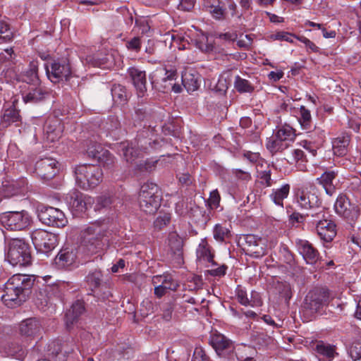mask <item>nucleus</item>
<instances>
[{
	"instance_id": "58836bf2",
	"label": "nucleus",
	"mask_w": 361,
	"mask_h": 361,
	"mask_svg": "<svg viewBox=\"0 0 361 361\" xmlns=\"http://www.w3.org/2000/svg\"><path fill=\"white\" fill-rule=\"evenodd\" d=\"M181 78L183 85L188 92H194L198 89L200 82L197 75L185 72Z\"/></svg>"
},
{
	"instance_id": "a211bd4d",
	"label": "nucleus",
	"mask_w": 361,
	"mask_h": 361,
	"mask_svg": "<svg viewBox=\"0 0 361 361\" xmlns=\"http://www.w3.org/2000/svg\"><path fill=\"white\" fill-rule=\"evenodd\" d=\"M247 253L252 257L259 258L266 255V246L263 240L254 235L245 237Z\"/></svg>"
},
{
	"instance_id": "393cba45",
	"label": "nucleus",
	"mask_w": 361,
	"mask_h": 361,
	"mask_svg": "<svg viewBox=\"0 0 361 361\" xmlns=\"http://www.w3.org/2000/svg\"><path fill=\"white\" fill-rule=\"evenodd\" d=\"M63 128L58 119H49L44 127L46 138L48 141L54 142L59 140L62 134Z\"/></svg>"
},
{
	"instance_id": "e433bc0d",
	"label": "nucleus",
	"mask_w": 361,
	"mask_h": 361,
	"mask_svg": "<svg viewBox=\"0 0 361 361\" xmlns=\"http://www.w3.org/2000/svg\"><path fill=\"white\" fill-rule=\"evenodd\" d=\"M290 185L285 184L280 188L273 189L270 195L271 200L278 206L283 207V200L286 199L290 192Z\"/></svg>"
},
{
	"instance_id": "cd10ccee",
	"label": "nucleus",
	"mask_w": 361,
	"mask_h": 361,
	"mask_svg": "<svg viewBox=\"0 0 361 361\" xmlns=\"http://www.w3.org/2000/svg\"><path fill=\"white\" fill-rule=\"evenodd\" d=\"M350 142V135L342 133L332 141L333 152L335 155L342 157L347 154Z\"/></svg>"
},
{
	"instance_id": "603ef678",
	"label": "nucleus",
	"mask_w": 361,
	"mask_h": 361,
	"mask_svg": "<svg viewBox=\"0 0 361 361\" xmlns=\"http://www.w3.org/2000/svg\"><path fill=\"white\" fill-rule=\"evenodd\" d=\"M348 354L353 361H361V343L352 345L348 350Z\"/></svg>"
},
{
	"instance_id": "9b49d317",
	"label": "nucleus",
	"mask_w": 361,
	"mask_h": 361,
	"mask_svg": "<svg viewBox=\"0 0 361 361\" xmlns=\"http://www.w3.org/2000/svg\"><path fill=\"white\" fill-rule=\"evenodd\" d=\"M294 137L293 129L288 126H283L278 130L273 137L267 141V148L272 154L282 152L289 147Z\"/></svg>"
},
{
	"instance_id": "f257e3e1",
	"label": "nucleus",
	"mask_w": 361,
	"mask_h": 361,
	"mask_svg": "<svg viewBox=\"0 0 361 361\" xmlns=\"http://www.w3.org/2000/svg\"><path fill=\"white\" fill-rule=\"evenodd\" d=\"M35 280L31 276L14 274L4 285V294L1 298L4 303L10 308L23 304L31 293Z\"/></svg>"
},
{
	"instance_id": "5fc2aeb1",
	"label": "nucleus",
	"mask_w": 361,
	"mask_h": 361,
	"mask_svg": "<svg viewBox=\"0 0 361 361\" xmlns=\"http://www.w3.org/2000/svg\"><path fill=\"white\" fill-rule=\"evenodd\" d=\"M174 310V305L171 302L165 303L162 307V318L166 321H170L172 318V314Z\"/></svg>"
},
{
	"instance_id": "72a5a7b5",
	"label": "nucleus",
	"mask_w": 361,
	"mask_h": 361,
	"mask_svg": "<svg viewBox=\"0 0 361 361\" xmlns=\"http://www.w3.org/2000/svg\"><path fill=\"white\" fill-rule=\"evenodd\" d=\"M23 80L27 84L32 85H38L40 80L38 76V63L32 61L30 63L29 68L23 75Z\"/></svg>"
},
{
	"instance_id": "a18cd8bd",
	"label": "nucleus",
	"mask_w": 361,
	"mask_h": 361,
	"mask_svg": "<svg viewBox=\"0 0 361 361\" xmlns=\"http://www.w3.org/2000/svg\"><path fill=\"white\" fill-rule=\"evenodd\" d=\"M213 234L214 239L219 242L224 241L231 235L229 229L221 224L214 226Z\"/></svg>"
},
{
	"instance_id": "39448f33",
	"label": "nucleus",
	"mask_w": 361,
	"mask_h": 361,
	"mask_svg": "<svg viewBox=\"0 0 361 361\" xmlns=\"http://www.w3.org/2000/svg\"><path fill=\"white\" fill-rule=\"evenodd\" d=\"M6 259L13 266L25 267L32 260L30 247L23 239L11 238L6 242Z\"/></svg>"
},
{
	"instance_id": "49530a36",
	"label": "nucleus",
	"mask_w": 361,
	"mask_h": 361,
	"mask_svg": "<svg viewBox=\"0 0 361 361\" xmlns=\"http://www.w3.org/2000/svg\"><path fill=\"white\" fill-rule=\"evenodd\" d=\"M163 73H164V77L162 78L163 81L171 80L174 79L176 75V72L174 71H168L164 68H159L154 73V75L151 78V82L153 86L156 85V80L154 79V77H156L157 75H162Z\"/></svg>"
},
{
	"instance_id": "37998d69",
	"label": "nucleus",
	"mask_w": 361,
	"mask_h": 361,
	"mask_svg": "<svg viewBox=\"0 0 361 361\" xmlns=\"http://www.w3.org/2000/svg\"><path fill=\"white\" fill-rule=\"evenodd\" d=\"M234 87L240 93H250L254 90V86L248 80L240 78L239 75L235 77Z\"/></svg>"
},
{
	"instance_id": "f3484780",
	"label": "nucleus",
	"mask_w": 361,
	"mask_h": 361,
	"mask_svg": "<svg viewBox=\"0 0 361 361\" xmlns=\"http://www.w3.org/2000/svg\"><path fill=\"white\" fill-rule=\"evenodd\" d=\"M316 224V231L321 240L331 242L336 235V224L331 220L319 218Z\"/></svg>"
},
{
	"instance_id": "680f3d73",
	"label": "nucleus",
	"mask_w": 361,
	"mask_h": 361,
	"mask_svg": "<svg viewBox=\"0 0 361 361\" xmlns=\"http://www.w3.org/2000/svg\"><path fill=\"white\" fill-rule=\"evenodd\" d=\"M298 39H299L301 42L304 43L305 44V47L307 49L311 50L313 52H318L319 51V47L312 41H310L309 39L306 38L305 37H297Z\"/></svg>"
},
{
	"instance_id": "09e8293b",
	"label": "nucleus",
	"mask_w": 361,
	"mask_h": 361,
	"mask_svg": "<svg viewBox=\"0 0 361 361\" xmlns=\"http://www.w3.org/2000/svg\"><path fill=\"white\" fill-rule=\"evenodd\" d=\"M114 202L113 197L109 194L102 195L97 198L96 209L109 207Z\"/></svg>"
},
{
	"instance_id": "de8ad7c7",
	"label": "nucleus",
	"mask_w": 361,
	"mask_h": 361,
	"mask_svg": "<svg viewBox=\"0 0 361 361\" xmlns=\"http://www.w3.org/2000/svg\"><path fill=\"white\" fill-rule=\"evenodd\" d=\"M317 352L326 357L331 359L334 357L335 349L334 346L323 343L317 345Z\"/></svg>"
},
{
	"instance_id": "f704fd0d",
	"label": "nucleus",
	"mask_w": 361,
	"mask_h": 361,
	"mask_svg": "<svg viewBox=\"0 0 361 361\" xmlns=\"http://www.w3.org/2000/svg\"><path fill=\"white\" fill-rule=\"evenodd\" d=\"M16 102H17V100L14 99L12 102V106L5 109L1 117V123L3 126H8L12 123L20 121V116L18 110L16 109Z\"/></svg>"
},
{
	"instance_id": "4d7b16f0",
	"label": "nucleus",
	"mask_w": 361,
	"mask_h": 361,
	"mask_svg": "<svg viewBox=\"0 0 361 361\" xmlns=\"http://www.w3.org/2000/svg\"><path fill=\"white\" fill-rule=\"evenodd\" d=\"M126 47L129 50L139 51L141 47V40L138 37H135L126 43Z\"/></svg>"
},
{
	"instance_id": "5701e85b",
	"label": "nucleus",
	"mask_w": 361,
	"mask_h": 361,
	"mask_svg": "<svg viewBox=\"0 0 361 361\" xmlns=\"http://www.w3.org/2000/svg\"><path fill=\"white\" fill-rule=\"evenodd\" d=\"M76 259V252L73 247H66L61 249L54 261L59 268L63 269L72 265Z\"/></svg>"
},
{
	"instance_id": "20e7f679",
	"label": "nucleus",
	"mask_w": 361,
	"mask_h": 361,
	"mask_svg": "<svg viewBox=\"0 0 361 361\" xmlns=\"http://www.w3.org/2000/svg\"><path fill=\"white\" fill-rule=\"evenodd\" d=\"M76 185L82 190L97 187L103 180V172L98 165L79 164L74 169Z\"/></svg>"
},
{
	"instance_id": "f03ea898",
	"label": "nucleus",
	"mask_w": 361,
	"mask_h": 361,
	"mask_svg": "<svg viewBox=\"0 0 361 361\" xmlns=\"http://www.w3.org/2000/svg\"><path fill=\"white\" fill-rule=\"evenodd\" d=\"M296 202L305 210H319L311 216L317 218L325 217V212L322 207V200L317 187L311 183L298 188L295 193Z\"/></svg>"
},
{
	"instance_id": "dca6fc26",
	"label": "nucleus",
	"mask_w": 361,
	"mask_h": 361,
	"mask_svg": "<svg viewBox=\"0 0 361 361\" xmlns=\"http://www.w3.org/2000/svg\"><path fill=\"white\" fill-rule=\"evenodd\" d=\"M58 161L51 157H44L38 160L35 164V171L43 180L52 179L59 171Z\"/></svg>"
},
{
	"instance_id": "13d9d810",
	"label": "nucleus",
	"mask_w": 361,
	"mask_h": 361,
	"mask_svg": "<svg viewBox=\"0 0 361 361\" xmlns=\"http://www.w3.org/2000/svg\"><path fill=\"white\" fill-rule=\"evenodd\" d=\"M293 35L288 32H279L274 35H272L271 36V38L274 40H284L289 42H293L292 39Z\"/></svg>"
},
{
	"instance_id": "4468645a",
	"label": "nucleus",
	"mask_w": 361,
	"mask_h": 361,
	"mask_svg": "<svg viewBox=\"0 0 361 361\" xmlns=\"http://www.w3.org/2000/svg\"><path fill=\"white\" fill-rule=\"evenodd\" d=\"M31 238L35 248L44 253H48L56 245L57 236L43 229H36L31 233Z\"/></svg>"
},
{
	"instance_id": "412c9836",
	"label": "nucleus",
	"mask_w": 361,
	"mask_h": 361,
	"mask_svg": "<svg viewBox=\"0 0 361 361\" xmlns=\"http://www.w3.org/2000/svg\"><path fill=\"white\" fill-rule=\"evenodd\" d=\"M295 245L298 252L308 264H314L319 259V252L313 245L306 240L297 239Z\"/></svg>"
},
{
	"instance_id": "c85d7f7f",
	"label": "nucleus",
	"mask_w": 361,
	"mask_h": 361,
	"mask_svg": "<svg viewBox=\"0 0 361 361\" xmlns=\"http://www.w3.org/2000/svg\"><path fill=\"white\" fill-rule=\"evenodd\" d=\"M235 353L238 361H255L257 351L252 346L239 344L235 348Z\"/></svg>"
},
{
	"instance_id": "6e6552de",
	"label": "nucleus",
	"mask_w": 361,
	"mask_h": 361,
	"mask_svg": "<svg viewBox=\"0 0 361 361\" xmlns=\"http://www.w3.org/2000/svg\"><path fill=\"white\" fill-rule=\"evenodd\" d=\"M152 146V142L147 137L139 136L134 142H123L120 144V150L127 162L133 163L142 154L146 153Z\"/></svg>"
},
{
	"instance_id": "2f4dec72",
	"label": "nucleus",
	"mask_w": 361,
	"mask_h": 361,
	"mask_svg": "<svg viewBox=\"0 0 361 361\" xmlns=\"http://www.w3.org/2000/svg\"><path fill=\"white\" fill-rule=\"evenodd\" d=\"M190 41L194 46L202 52L208 53L214 49L212 42L209 41L208 35L205 33L200 32L196 34L195 37L191 38Z\"/></svg>"
},
{
	"instance_id": "79ce46f5",
	"label": "nucleus",
	"mask_w": 361,
	"mask_h": 361,
	"mask_svg": "<svg viewBox=\"0 0 361 361\" xmlns=\"http://www.w3.org/2000/svg\"><path fill=\"white\" fill-rule=\"evenodd\" d=\"M169 39L171 41V46H177L180 50L188 49L190 42L184 37L179 35L167 33L166 35L165 42H166Z\"/></svg>"
},
{
	"instance_id": "a19ab883",
	"label": "nucleus",
	"mask_w": 361,
	"mask_h": 361,
	"mask_svg": "<svg viewBox=\"0 0 361 361\" xmlns=\"http://www.w3.org/2000/svg\"><path fill=\"white\" fill-rule=\"evenodd\" d=\"M66 345H67V343H61L59 341H51L47 347L48 355L52 357H55L60 354H63V356H66L67 354L70 353L69 350L65 349Z\"/></svg>"
},
{
	"instance_id": "7ed1b4c3",
	"label": "nucleus",
	"mask_w": 361,
	"mask_h": 361,
	"mask_svg": "<svg viewBox=\"0 0 361 361\" xmlns=\"http://www.w3.org/2000/svg\"><path fill=\"white\" fill-rule=\"evenodd\" d=\"M107 242L106 228L102 225L93 224L80 232L81 246L91 254L102 250Z\"/></svg>"
},
{
	"instance_id": "a878e982",
	"label": "nucleus",
	"mask_w": 361,
	"mask_h": 361,
	"mask_svg": "<svg viewBox=\"0 0 361 361\" xmlns=\"http://www.w3.org/2000/svg\"><path fill=\"white\" fill-rule=\"evenodd\" d=\"M338 173L334 171H326L317 179V181L324 189L326 193L331 196L336 192V186L334 181L337 176Z\"/></svg>"
},
{
	"instance_id": "ddd939ff",
	"label": "nucleus",
	"mask_w": 361,
	"mask_h": 361,
	"mask_svg": "<svg viewBox=\"0 0 361 361\" xmlns=\"http://www.w3.org/2000/svg\"><path fill=\"white\" fill-rule=\"evenodd\" d=\"M38 218L43 224L57 228L64 227L68 223L64 213L52 207H42L38 210Z\"/></svg>"
},
{
	"instance_id": "bf43d9fd",
	"label": "nucleus",
	"mask_w": 361,
	"mask_h": 361,
	"mask_svg": "<svg viewBox=\"0 0 361 361\" xmlns=\"http://www.w3.org/2000/svg\"><path fill=\"white\" fill-rule=\"evenodd\" d=\"M171 217L165 214L163 216H159L154 221V226L159 229H161L164 226L169 224Z\"/></svg>"
},
{
	"instance_id": "4be33fe9",
	"label": "nucleus",
	"mask_w": 361,
	"mask_h": 361,
	"mask_svg": "<svg viewBox=\"0 0 361 361\" xmlns=\"http://www.w3.org/2000/svg\"><path fill=\"white\" fill-rule=\"evenodd\" d=\"M87 154L90 157L98 159L104 167L108 169H113L115 165L114 157L107 150L103 151L100 146L92 149L88 147Z\"/></svg>"
},
{
	"instance_id": "c03bdc74",
	"label": "nucleus",
	"mask_w": 361,
	"mask_h": 361,
	"mask_svg": "<svg viewBox=\"0 0 361 361\" xmlns=\"http://www.w3.org/2000/svg\"><path fill=\"white\" fill-rule=\"evenodd\" d=\"M298 121L303 129L310 130L312 128V116L310 111L304 106H301L300 108V117Z\"/></svg>"
},
{
	"instance_id": "6e6d98bb",
	"label": "nucleus",
	"mask_w": 361,
	"mask_h": 361,
	"mask_svg": "<svg viewBox=\"0 0 361 361\" xmlns=\"http://www.w3.org/2000/svg\"><path fill=\"white\" fill-rule=\"evenodd\" d=\"M236 297L238 301L243 305L247 306L250 303L247 293L241 287L238 286L236 289Z\"/></svg>"
},
{
	"instance_id": "6ab92c4d",
	"label": "nucleus",
	"mask_w": 361,
	"mask_h": 361,
	"mask_svg": "<svg viewBox=\"0 0 361 361\" xmlns=\"http://www.w3.org/2000/svg\"><path fill=\"white\" fill-rule=\"evenodd\" d=\"M128 73L137 90L138 97H143L147 92V78L145 71L137 67H130L128 70Z\"/></svg>"
},
{
	"instance_id": "774afa93",
	"label": "nucleus",
	"mask_w": 361,
	"mask_h": 361,
	"mask_svg": "<svg viewBox=\"0 0 361 361\" xmlns=\"http://www.w3.org/2000/svg\"><path fill=\"white\" fill-rule=\"evenodd\" d=\"M179 181L181 184L185 185H190L192 183V178L188 173H182L179 177Z\"/></svg>"
},
{
	"instance_id": "864d4df0",
	"label": "nucleus",
	"mask_w": 361,
	"mask_h": 361,
	"mask_svg": "<svg viewBox=\"0 0 361 361\" xmlns=\"http://www.w3.org/2000/svg\"><path fill=\"white\" fill-rule=\"evenodd\" d=\"M220 195L217 190H214L210 192L208 200L209 205L212 209L217 208L220 203Z\"/></svg>"
},
{
	"instance_id": "e2e57ef3",
	"label": "nucleus",
	"mask_w": 361,
	"mask_h": 361,
	"mask_svg": "<svg viewBox=\"0 0 361 361\" xmlns=\"http://www.w3.org/2000/svg\"><path fill=\"white\" fill-rule=\"evenodd\" d=\"M195 5V0H180L178 4V8L185 11H190Z\"/></svg>"
},
{
	"instance_id": "338daca9",
	"label": "nucleus",
	"mask_w": 361,
	"mask_h": 361,
	"mask_svg": "<svg viewBox=\"0 0 361 361\" xmlns=\"http://www.w3.org/2000/svg\"><path fill=\"white\" fill-rule=\"evenodd\" d=\"M149 113L146 110L145 108H137L135 109V116L136 118L139 121H143L149 116Z\"/></svg>"
},
{
	"instance_id": "aec40b11",
	"label": "nucleus",
	"mask_w": 361,
	"mask_h": 361,
	"mask_svg": "<svg viewBox=\"0 0 361 361\" xmlns=\"http://www.w3.org/2000/svg\"><path fill=\"white\" fill-rule=\"evenodd\" d=\"M19 330L20 334L23 336L35 337L41 334L42 325L38 319L31 317L21 322L19 326Z\"/></svg>"
},
{
	"instance_id": "473e14b6",
	"label": "nucleus",
	"mask_w": 361,
	"mask_h": 361,
	"mask_svg": "<svg viewBox=\"0 0 361 361\" xmlns=\"http://www.w3.org/2000/svg\"><path fill=\"white\" fill-rule=\"evenodd\" d=\"M85 282L92 291L102 286L104 281L102 271L98 269L90 271L85 277Z\"/></svg>"
},
{
	"instance_id": "f8f14e48",
	"label": "nucleus",
	"mask_w": 361,
	"mask_h": 361,
	"mask_svg": "<svg viewBox=\"0 0 361 361\" xmlns=\"http://www.w3.org/2000/svg\"><path fill=\"white\" fill-rule=\"evenodd\" d=\"M336 213L345 219L348 223H355L360 216V212L358 206L351 204L345 194H340L334 204Z\"/></svg>"
},
{
	"instance_id": "4c0bfd02",
	"label": "nucleus",
	"mask_w": 361,
	"mask_h": 361,
	"mask_svg": "<svg viewBox=\"0 0 361 361\" xmlns=\"http://www.w3.org/2000/svg\"><path fill=\"white\" fill-rule=\"evenodd\" d=\"M197 257L200 261L211 262L215 264L214 262V255L211 252L210 247L207 242L204 240H202L197 250Z\"/></svg>"
},
{
	"instance_id": "69168bd1",
	"label": "nucleus",
	"mask_w": 361,
	"mask_h": 361,
	"mask_svg": "<svg viewBox=\"0 0 361 361\" xmlns=\"http://www.w3.org/2000/svg\"><path fill=\"white\" fill-rule=\"evenodd\" d=\"M226 269L227 267L226 265H222L218 268L210 269L208 271V272L212 276H223L226 274Z\"/></svg>"
},
{
	"instance_id": "2eb2a0df",
	"label": "nucleus",
	"mask_w": 361,
	"mask_h": 361,
	"mask_svg": "<svg viewBox=\"0 0 361 361\" xmlns=\"http://www.w3.org/2000/svg\"><path fill=\"white\" fill-rule=\"evenodd\" d=\"M65 200L74 216L85 213L88 206L92 203V199L90 197L85 196L77 190H73L68 193L65 197Z\"/></svg>"
},
{
	"instance_id": "c756f323",
	"label": "nucleus",
	"mask_w": 361,
	"mask_h": 361,
	"mask_svg": "<svg viewBox=\"0 0 361 361\" xmlns=\"http://www.w3.org/2000/svg\"><path fill=\"white\" fill-rule=\"evenodd\" d=\"M209 343L219 354L224 350L233 348V343L231 341L219 333L213 334L211 336Z\"/></svg>"
},
{
	"instance_id": "c9c22d12",
	"label": "nucleus",
	"mask_w": 361,
	"mask_h": 361,
	"mask_svg": "<svg viewBox=\"0 0 361 361\" xmlns=\"http://www.w3.org/2000/svg\"><path fill=\"white\" fill-rule=\"evenodd\" d=\"M111 91L113 100L115 103L124 104L127 102L129 98V93L125 86L120 84H114Z\"/></svg>"
},
{
	"instance_id": "423d86ee",
	"label": "nucleus",
	"mask_w": 361,
	"mask_h": 361,
	"mask_svg": "<svg viewBox=\"0 0 361 361\" xmlns=\"http://www.w3.org/2000/svg\"><path fill=\"white\" fill-rule=\"evenodd\" d=\"M161 192L157 185L144 183L140 190L138 203L140 209L148 214H154L160 206Z\"/></svg>"
},
{
	"instance_id": "7c9ffc66",
	"label": "nucleus",
	"mask_w": 361,
	"mask_h": 361,
	"mask_svg": "<svg viewBox=\"0 0 361 361\" xmlns=\"http://www.w3.org/2000/svg\"><path fill=\"white\" fill-rule=\"evenodd\" d=\"M84 312V302L81 300H77L75 302L65 315L67 328H69L70 326L72 325Z\"/></svg>"
},
{
	"instance_id": "0eeeda50",
	"label": "nucleus",
	"mask_w": 361,
	"mask_h": 361,
	"mask_svg": "<svg viewBox=\"0 0 361 361\" xmlns=\"http://www.w3.org/2000/svg\"><path fill=\"white\" fill-rule=\"evenodd\" d=\"M0 222L7 230L19 231L28 228L32 217L26 211L7 212L0 214Z\"/></svg>"
},
{
	"instance_id": "0e129e2a",
	"label": "nucleus",
	"mask_w": 361,
	"mask_h": 361,
	"mask_svg": "<svg viewBox=\"0 0 361 361\" xmlns=\"http://www.w3.org/2000/svg\"><path fill=\"white\" fill-rule=\"evenodd\" d=\"M262 304L260 296L257 292H252L251 293V299L250 300L249 305L252 307L261 306Z\"/></svg>"
},
{
	"instance_id": "ea45409f",
	"label": "nucleus",
	"mask_w": 361,
	"mask_h": 361,
	"mask_svg": "<svg viewBox=\"0 0 361 361\" xmlns=\"http://www.w3.org/2000/svg\"><path fill=\"white\" fill-rule=\"evenodd\" d=\"M154 285L161 284L166 290H176L178 287L177 281H174L171 276H156L152 279Z\"/></svg>"
},
{
	"instance_id": "052dcab7",
	"label": "nucleus",
	"mask_w": 361,
	"mask_h": 361,
	"mask_svg": "<svg viewBox=\"0 0 361 361\" xmlns=\"http://www.w3.org/2000/svg\"><path fill=\"white\" fill-rule=\"evenodd\" d=\"M220 4H218L217 5H216V6L214 8H212L211 9L210 8L206 9V11L209 12L214 18L218 19V20L222 18L224 13V11Z\"/></svg>"
},
{
	"instance_id": "3c124183",
	"label": "nucleus",
	"mask_w": 361,
	"mask_h": 361,
	"mask_svg": "<svg viewBox=\"0 0 361 361\" xmlns=\"http://www.w3.org/2000/svg\"><path fill=\"white\" fill-rule=\"evenodd\" d=\"M6 351L8 355L14 356L23 351L22 346L17 342H11L7 344Z\"/></svg>"
},
{
	"instance_id": "8fccbe9b",
	"label": "nucleus",
	"mask_w": 361,
	"mask_h": 361,
	"mask_svg": "<svg viewBox=\"0 0 361 361\" xmlns=\"http://www.w3.org/2000/svg\"><path fill=\"white\" fill-rule=\"evenodd\" d=\"M192 361H209V357L202 347H196L193 352Z\"/></svg>"
},
{
	"instance_id": "9d476101",
	"label": "nucleus",
	"mask_w": 361,
	"mask_h": 361,
	"mask_svg": "<svg viewBox=\"0 0 361 361\" xmlns=\"http://www.w3.org/2000/svg\"><path fill=\"white\" fill-rule=\"evenodd\" d=\"M330 292L326 287H316L305 297V307L312 312H317L329 305Z\"/></svg>"
},
{
	"instance_id": "1a4fd4ad",
	"label": "nucleus",
	"mask_w": 361,
	"mask_h": 361,
	"mask_svg": "<svg viewBox=\"0 0 361 361\" xmlns=\"http://www.w3.org/2000/svg\"><path fill=\"white\" fill-rule=\"evenodd\" d=\"M44 67L48 78L54 83L68 80L72 73L69 62L66 59L49 60Z\"/></svg>"
},
{
	"instance_id": "b1692460",
	"label": "nucleus",
	"mask_w": 361,
	"mask_h": 361,
	"mask_svg": "<svg viewBox=\"0 0 361 361\" xmlns=\"http://www.w3.org/2000/svg\"><path fill=\"white\" fill-rule=\"evenodd\" d=\"M169 246L171 252L175 255L178 264L183 262V240L176 232H171L168 237Z\"/></svg>"
},
{
	"instance_id": "bb28decb",
	"label": "nucleus",
	"mask_w": 361,
	"mask_h": 361,
	"mask_svg": "<svg viewBox=\"0 0 361 361\" xmlns=\"http://www.w3.org/2000/svg\"><path fill=\"white\" fill-rule=\"evenodd\" d=\"M35 87H32L29 90L28 92L23 96V99L25 103H38L45 99L49 94L48 90L39 85H35Z\"/></svg>"
}]
</instances>
